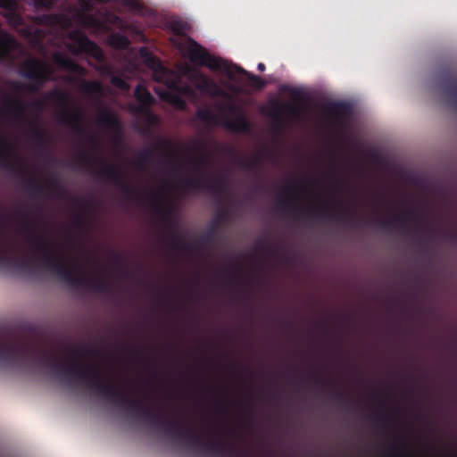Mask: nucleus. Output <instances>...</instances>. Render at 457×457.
I'll use <instances>...</instances> for the list:
<instances>
[{"mask_svg": "<svg viewBox=\"0 0 457 457\" xmlns=\"http://www.w3.org/2000/svg\"><path fill=\"white\" fill-rule=\"evenodd\" d=\"M13 213L26 239L27 254L20 258L3 251L5 237L0 229V266L35 278L47 274L57 275V239L49 240L43 233L33 231L35 219L29 207L19 206ZM7 219L5 212H0V226Z\"/></svg>", "mask_w": 457, "mask_h": 457, "instance_id": "f257e3e1", "label": "nucleus"}, {"mask_svg": "<svg viewBox=\"0 0 457 457\" xmlns=\"http://www.w3.org/2000/svg\"><path fill=\"white\" fill-rule=\"evenodd\" d=\"M69 372L72 379L85 385L116 406L135 415L146 416L150 413V407L144 401L131 397L122 393L120 389L105 383L101 369L96 363L79 361L71 367Z\"/></svg>", "mask_w": 457, "mask_h": 457, "instance_id": "f03ea898", "label": "nucleus"}, {"mask_svg": "<svg viewBox=\"0 0 457 457\" xmlns=\"http://www.w3.org/2000/svg\"><path fill=\"white\" fill-rule=\"evenodd\" d=\"M187 25L180 21H171L169 24L172 33L171 43L180 51L184 52L189 61L199 66H205L212 71H222L229 79H233V72L224 60L211 55L207 50L193 38L186 35Z\"/></svg>", "mask_w": 457, "mask_h": 457, "instance_id": "7ed1b4c3", "label": "nucleus"}, {"mask_svg": "<svg viewBox=\"0 0 457 457\" xmlns=\"http://www.w3.org/2000/svg\"><path fill=\"white\" fill-rule=\"evenodd\" d=\"M381 396L376 403L363 404L359 401H353L346 394L338 390H329L328 397L333 403L343 410H350L352 406L355 409L365 411L369 416L384 421L393 417L399 416L406 412V406L395 398H391L388 394H381L375 391L372 397Z\"/></svg>", "mask_w": 457, "mask_h": 457, "instance_id": "20e7f679", "label": "nucleus"}, {"mask_svg": "<svg viewBox=\"0 0 457 457\" xmlns=\"http://www.w3.org/2000/svg\"><path fill=\"white\" fill-rule=\"evenodd\" d=\"M75 166L89 173H96L99 178L113 183L128 200L132 201L138 196V192L129 184L119 165L107 163L87 150L82 149L77 153Z\"/></svg>", "mask_w": 457, "mask_h": 457, "instance_id": "39448f33", "label": "nucleus"}, {"mask_svg": "<svg viewBox=\"0 0 457 457\" xmlns=\"http://www.w3.org/2000/svg\"><path fill=\"white\" fill-rule=\"evenodd\" d=\"M204 143L194 141L193 145L187 150L194 154L189 162L198 176L186 177L180 179V187L184 190L205 189L214 195H219L226 190L224 178H213L204 175L209 163V156L204 153Z\"/></svg>", "mask_w": 457, "mask_h": 457, "instance_id": "423d86ee", "label": "nucleus"}, {"mask_svg": "<svg viewBox=\"0 0 457 457\" xmlns=\"http://www.w3.org/2000/svg\"><path fill=\"white\" fill-rule=\"evenodd\" d=\"M296 187L290 184L286 187L283 195L278 199V208L283 212H288L290 214L300 218H312L319 220L335 221L344 224L349 228H358L361 227V220H357L349 212L348 209L344 214H337L330 210L328 205L320 208H305L300 204L290 199L285 198L284 195H292L295 193Z\"/></svg>", "mask_w": 457, "mask_h": 457, "instance_id": "0eeeda50", "label": "nucleus"}, {"mask_svg": "<svg viewBox=\"0 0 457 457\" xmlns=\"http://www.w3.org/2000/svg\"><path fill=\"white\" fill-rule=\"evenodd\" d=\"M63 195V187L59 179V201ZM61 208L59 207V214ZM62 224L59 220V280L64 279L67 283L75 289L88 288L92 291L108 295L112 292V287L110 282L101 276H90L82 265H77L71 270H66L63 267V258L62 253L61 242Z\"/></svg>", "mask_w": 457, "mask_h": 457, "instance_id": "6e6552de", "label": "nucleus"}, {"mask_svg": "<svg viewBox=\"0 0 457 457\" xmlns=\"http://www.w3.org/2000/svg\"><path fill=\"white\" fill-rule=\"evenodd\" d=\"M228 110L236 114L234 120L227 117H219L213 111L208 108L197 109L195 116L206 125H221L232 133L249 134L252 131V125L246 116L232 104L228 105Z\"/></svg>", "mask_w": 457, "mask_h": 457, "instance_id": "1a4fd4ad", "label": "nucleus"}, {"mask_svg": "<svg viewBox=\"0 0 457 457\" xmlns=\"http://www.w3.org/2000/svg\"><path fill=\"white\" fill-rule=\"evenodd\" d=\"M19 73L29 81V84L23 85L14 82L12 87L18 91L25 88L29 92H37L50 78L48 64L37 57H29L22 62L20 65Z\"/></svg>", "mask_w": 457, "mask_h": 457, "instance_id": "9d476101", "label": "nucleus"}, {"mask_svg": "<svg viewBox=\"0 0 457 457\" xmlns=\"http://www.w3.org/2000/svg\"><path fill=\"white\" fill-rule=\"evenodd\" d=\"M70 42L67 44V49L74 55L82 54H88L98 61L104 60L102 49L93 41H91L83 31L79 29L71 30L69 33Z\"/></svg>", "mask_w": 457, "mask_h": 457, "instance_id": "9b49d317", "label": "nucleus"}, {"mask_svg": "<svg viewBox=\"0 0 457 457\" xmlns=\"http://www.w3.org/2000/svg\"><path fill=\"white\" fill-rule=\"evenodd\" d=\"M161 148H165L166 150L171 152L170 154H169L168 158L172 162V164L170 167V170L172 173H176L180 170L181 166L179 163V159L177 154L174 153L173 145L170 141L166 139H161L157 142V144L154 145V147H145L143 150H141L137 154V160L135 162V166L137 169H144L147 164L151 163L154 159V155L155 151H159Z\"/></svg>", "mask_w": 457, "mask_h": 457, "instance_id": "f8f14e48", "label": "nucleus"}, {"mask_svg": "<svg viewBox=\"0 0 457 457\" xmlns=\"http://www.w3.org/2000/svg\"><path fill=\"white\" fill-rule=\"evenodd\" d=\"M68 122L72 131L90 148L95 149L99 145V140L85 126V112L80 107L71 111L68 114Z\"/></svg>", "mask_w": 457, "mask_h": 457, "instance_id": "ddd939ff", "label": "nucleus"}, {"mask_svg": "<svg viewBox=\"0 0 457 457\" xmlns=\"http://www.w3.org/2000/svg\"><path fill=\"white\" fill-rule=\"evenodd\" d=\"M153 208L154 214L161 220L162 225L165 227V228L169 231H170L173 234V237L170 239V241L168 243V245L170 246V242L175 237H180L178 232V225L177 221L175 220V211L174 207L170 206H163L161 204V199L162 198V194L160 192H153Z\"/></svg>", "mask_w": 457, "mask_h": 457, "instance_id": "4468645a", "label": "nucleus"}, {"mask_svg": "<svg viewBox=\"0 0 457 457\" xmlns=\"http://www.w3.org/2000/svg\"><path fill=\"white\" fill-rule=\"evenodd\" d=\"M249 403L243 400H230L227 396L214 395L208 403V410L217 415H228L232 411L245 412L249 409Z\"/></svg>", "mask_w": 457, "mask_h": 457, "instance_id": "2eb2a0df", "label": "nucleus"}, {"mask_svg": "<svg viewBox=\"0 0 457 457\" xmlns=\"http://www.w3.org/2000/svg\"><path fill=\"white\" fill-rule=\"evenodd\" d=\"M217 227L213 224L208 228V230L201 236L199 240L195 243H187L181 237H175L170 244V248L179 252L191 253L201 250L204 245L212 244L215 239V234Z\"/></svg>", "mask_w": 457, "mask_h": 457, "instance_id": "dca6fc26", "label": "nucleus"}, {"mask_svg": "<svg viewBox=\"0 0 457 457\" xmlns=\"http://www.w3.org/2000/svg\"><path fill=\"white\" fill-rule=\"evenodd\" d=\"M271 106L272 110L268 115L280 127L285 124L284 117L291 120H301L303 116V108L298 104L273 101Z\"/></svg>", "mask_w": 457, "mask_h": 457, "instance_id": "f3484780", "label": "nucleus"}, {"mask_svg": "<svg viewBox=\"0 0 457 457\" xmlns=\"http://www.w3.org/2000/svg\"><path fill=\"white\" fill-rule=\"evenodd\" d=\"M187 78L195 88L210 96H223V89L208 76L199 71L188 70Z\"/></svg>", "mask_w": 457, "mask_h": 457, "instance_id": "a211bd4d", "label": "nucleus"}, {"mask_svg": "<svg viewBox=\"0 0 457 457\" xmlns=\"http://www.w3.org/2000/svg\"><path fill=\"white\" fill-rule=\"evenodd\" d=\"M418 220L419 219L417 214L412 211H408L392 218L376 220L374 222L379 228L384 230H393L397 228L400 232H404L407 228L408 221Z\"/></svg>", "mask_w": 457, "mask_h": 457, "instance_id": "6ab92c4d", "label": "nucleus"}, {"mask_svg": "<svg viewBox=\"0 0 457 457\" xmlns=\"http://www.w3.org/2000/svg\"><path fill=\"white\" fill-rule=\"evenodd\" d=\"M21 48L19 42L8 32L0 30V62H13L15 52Z\"/></svg>", "mask_w": 457, "mask_h": 457, "instance_id": "aec40b11", "label": "nucleus"}, {"mask_svg": "<svg viewBox=\"0 0 457 457\" xmlns=\"http://www.w3.org/2000/svg\"><path fill=\"white\" fill-rule=\"evenodd\" d=\"M72 354L79 360H104L114 356L104 351L98 344H79L73 347Z\"/></svg>", "mask_w": 457, "mask_h": 457, "instance_id": "412c9836", "label": "nucleus"}, {"mask_svg": "<svg viewBox=\"0 0 457 457\" xmlns=\"http://www.w3.org/2000/svg\"><path fill=\"white\" fill-rule=\"evenodd\" d=\"M324 112L334 119L336 124L341 125L352 112L351 104L347 102L337 101L326 104L323 106Z\"/></svg>", "mask_w": 457, "mask_h": 457, "instance_id": "4be33fe9", "label": "nucleus"}, {"mask_svg": "<svg viewBox=\"0 0 457 457\" xmlns=\"http://www.w3.org/2000/svg\"><path fill=\"white\" fill-rule=\"evenodd\" d=\"M66 22L65 15L59 9V30L63 28ZM59 50H61V32L59 31ZM66 69L71 72L78 75L84 76L86 75V69L81 65L78 64L72 60H69L65 58V56L59 51V70Z\"/></svg>", "mask_w": 457, "mask_h": 457, "instance_id": "5701e85b", "label": "nucleus"}, {"mask_svg": "<svg viewBox=\"0 0 457 457\" xmlns=\"http://www.w3.org/2000/svg\"><path fill=\"white\" fill-rule=\"evenodd\" d=\"M166 87L170 90L176 91L181 96L188 97H195V89L187 82H183L181 78L174 72L169 71V76L163 80Z\"/></svg>", "mask_w": 457, "mask_h": 457, "instance_id": "b1692460", "label": "nucleus"}, {"mask_svg": "<svg viewBox=\"0 0 457 457\" xmlns=\"http://www.w3.org/2000/svg\"><path fill=\"white\" fill-rule=\"evenodd\" d=\"M96 123L107 129L120 133L121 131V123L116 113L107 108H100Z\"/></svg>", "mask_w": 457, "mask_h": 457, "instance_id": "393cba45", "label": "nucleus"}, {"mask_svg": "<svg viewBox=\"0 0 457 457\" xmlns=\"http://www.w3.org/2000/svg\"><path fill=\"white\" fill-rule=\"evenodd\" d=\"M444 94L457 110V71H451L443 76Z\"/></svg>", "mask_w": 457, "mask_h": 457, "instance_id": "a878e982", "label": "nucleus"}, {"mask_svg": "<svg viewBox=\"0 0 457 457\" xmlns=\"http://www.w3.org/2000/svg\"><path fill=\"white\" fill-rule=\"evenodd\" d=\"M79 89L88 96L97 105H100V98L104 95V88L98 80H81Z\"/></svg>", "mask_w": 457, "mask_h": 457, "instance_id": "bb28decb", "label": "nucleus"}, {"mask_svg": "<svg viewBox=\"0 0 457 457\" xmlns=\"http://www.w3.org/2000/svg\"><path fill=\"white\" fill-rule=\"evenodd\" d=\"M20 174L26 178L25 190L31 198L37 199L45 195V186L35 179L29 177L26 170H21Z\"/></svg>", "mask_w": 457, "mask_h": 457, "instance_id": "cd10ccee", "label": "nucleus"}, {"mask_svg": "<svg viewBox=\"0 0 457 457\" xmlns=\"http://www.w3.org/2000/svg\"><path fill=\"white\" fill-rule=\"evenodd\" d=\"M155 92L162 100L172 104L176 109L180 111H184L186 109V101L182 98V96L176 91L167 88L156 90Z\"/></svg>", "mask_w": 457, "mask_h": 457, "instance_id": "c85d7f7f", "label": "nucleus"}, {"mask_svg": "<svg viewBox=\"0 0 457 457\" xmlns=\"http://www.w3.org/2000/svg\"><path fill=\"white\" fill-rule=\"evenodd\" d=\"M5 106L9 112H14L18 121H26L25 112L27 104L18 96L10 97L5 101Z\"/></svg>", "mask_w": 457, "mask_h": 457, "instance_id": "c756f323", "label": "nucleus"}, {"mask_svg": "<svg viewBox=\"0 0 457 457\" xmlns=\"http://www.w3.org/2000/svg\"><path fill=\"white\" fill-rule=\"evenodd\" d=\"M90 224L89 214L73 212L71 217V226L74 230L82 235L88 229Z\"/></svg>", "mask_w": 457, "mask_h": 457, "instance_id": "7c9ffc66", "label": "nucleus"}, {"mask_svg": "<svg viewBox=\"0 0 457 457\" xmlns=\"http://www.w3.org/2000/svg\"><path fill=\"white\" fill-rule=\"evenodd\" d=\"M71 204L74 212L79 213L90 214L93 209V202L91 197L76 196L71 199Z\"/></svg>", "mask_w": 457, "mask_h": 457, "instance_id": "2f4dec72", "label": "nucleus"}, {"mask_svg": "<svg viewBox=\"0 0 457 457\" xmlns=\"http://www.w3.org/2000/svg\"><path fill=\"white\" fill-rule=\"evenodd\" d=\"M135 97L141 104L140 111L143 108L152 105L154 102V96L151 93L142 85H137L135 88Z\"/></svg>", "mask_w": 457, "mask_h": 457, "instance_id": "473e14b6", "label": "nucleus"}, {"mask_svg": "<svg viewBox=\"0 0 457 457\" xmlns=\"http://www.w3.org/2000/svg\"><path fill=\"white\" fill-rule=\"evenodd\" d=\"M233 68L237 73L244 75L248 80L249 84L255 88L262 89L265 87V81L261 77L254 75L237 65H234Z\"/></svg>", "mask_w": 457, "mask_h": 457, "instance_id": "72a5a7b5", "label": "nucleus"}, {"mask_svg": "<svg viewBox=\"0 0 457 457\" xmlns=\"http://www.w3.org/2000/svg\"><path fill=\"white\" fill-rule=\"evenodd\" d=\"M121 4L134 13L144 16L147 12V8L139 0H121Z\"/></svg>", "mask_w": 457, "mask_h": 457, "instance_id": "f704fd0d", "label": "nucleus"}, {"mask_svg": "<svg viewBox=\"0 0 457 457\" xmlns=\"http://www.w3.org/2000/svg\"><path fill=\"white\" fill-rule=\"evenodd\" d=\"M109 41L110 45L117 49H126L130 44L129 38L120 33L111 35Z\"/></svg>", "mask_w": 457, "mask_h": 457, "instance_id": "c9c22d12", "label": "nucleus"}, {"mask_svg": "<svg viewBox=\"0 0 457 457\" xmlns=\"http://www.w3.org/2000/svg\"><path fill=\"white\" fill-rule=\"evenodd\" d=\"M13 153L12 145L0 134V162L6 163V154Z\"/></svg>", "mask_w": 457, "mask_h": 457, "instance_id": "e433bc0d", "label": "nucleus"}, {"mask_svg": "<svg viewBox=\"0 0 457 457\" xmlns=\"http://www.w3.org/2000/svg\"><path fill=\"white\" fill-rule=\"evenodd\" d=\"M145 117L147 125L139 129L138 133L141 134L142 136H148L151 132V127L157 124L158 118L156 115H154V113H152L151 112H148V111L145 112Z\"/></svg>", "mask_w": 457, "mask_h": 457, "instance_id": "4c0bfd02", "label": "nucleus"}, {"mask_svg": "<svg viewBox=\"0 0 457 457\" xmlns=\"http://www.w3.org/2000/svg\"><path fill=\"white\" fill-rule=\"evenodd\" d=\"M140 54L152 67H158L162 71L163 76L167 75L168 71H166L159 60H157L153 54H149L145 48H141Z\"/></svg>", "mask_w": 457, "mask_h": 457, "instance_id": "58836bf2", "label": "nucleus"}, {"mask_svg": "<svg viewBox=\"0 0 457 457\" xmlns=\"http://www.w3.org/2000/svg\"><path fill=\"white\" fill-rule=\"evenodd\" d=\"M15 0H0V7L9 11L12 15L14 22L17 24H21L22 21V18L15 13Z\"/></svg>", "mask_w": 457, "mask_h": 457, "instance_id": "ea45409f", "label": "nucleus"}, {"mask_svg": "<svg viewBox=\"0 0 457 457\" xmlns=\"http://www.w3.org/2000/svg\"><path fill=\"white\" fill-rule=\"evenodd\" d=\"M258 398L266 403L275 404L278 401V395L270 389L262 390L258 395Z\"/></svg>", "mask_w": 457, "mask_h": 457, "instance_id": "a19ab883", "label": "nucleus"}, {"mask_svg": "<svg viewBox=\"0 0 457 457\" xmlns=\"http://www.w3.org/2000/svg\"><path fill=\"white\" fill-rule=\"evenodd\" d=\"M230 217L228 209H222L212 220V224L218 228L219 224L225 222Z\"/></svg>", "mask_w": 457, "mask_h": 457, "instance_id": "79ce46f5", "label": "nucleus"}, {"mask_svg": "<svg viewBox=\"0 0 457 457\" xmlns=\"http://www.w3.org/2000/svg\"><path fill=\"white\" fill-rule=\"evenodd\" d=\"M30 137L35 143H40L43 141L42 130L34 123L30 122Z\"/></svg>", "mask_w": 457, "mask_h": 457, "instance_id": "37998d69", "label": "nucleus"}, {"mask_svg": "<svg viewBox=\"0 0 457 457\" xmlns=\"http://www.w3.org/2000/svg\"><path fill=\"white\" fill-rule=\"evenodd\" d=\"M110 81H111L112 85H113L114 87H118L120 90H129V86L127 83V81L120 76L113 75V76H112Z\"/></svg>", "mask_w": 457, "mask_h": 457, "instance_id": "c03bdc74", "label": "nucleus"}, {"mask_svg": "<svg viewBox=\"0 0 457 457\" xmlns=\"http://www.w3.org/2000/svg\"><path fill=\"white\" fill-rule=\"evenodd\" d=\"M260 164V157L258 155L253 156L252 159L241 162L240 165L248 170H253Z\"/></svg>", "mask_w": 457, "mask_h": 457, "instance_id": "a18cd8bd", "label": "nucleus"}, {"mask_svg": "<svg viewBox=\"0 0 457 457\" xmlns=\"http://www.w3.org/2000/svg\"><path fill=\"white\" fill-rule=\"evenodd\" d=\"M224 274L226 278L230 280V282L236 283L241 278L242 270L240 269H237L233 271L227 270Z\"/></svg>", "mask_w": 457, "mask_h": 457, "instance_id": "49530a36", "label": "nucleus"}, {"mask_svg": "<svg viewBox=\"0 0 457 457\" xmlns=\"http://www.w3.org/2000/svg\"><path fill=\"white\" fill-rule=\"evenodd\" d=\"M255 246L258 250L265 252L269 254L273 253V247L267 242L258 241L256 242Z\"/></svg>", "mask_w": 457, "mask_h": 457, "instance_id": "de8ad7c7", "label": "nucleus"}, {"mask_svg": "<svg viewBox=\"0 0 457 457\" xmlns=\"http://www.w3.org/2000/svg\"><path fill=\"white\" fill-rule=\"evenodd\" d=\"M164 428H196L195 427H165ZM198 428H252L251 427H199Z\"/></svg>", "mask_w": 457, "mask_h": 457, "instance_id": "09e8293b", "label": "nucleus"}, {"mask_svg": "<svg viewBox=\"0 0 457 457\" xmlns=\"http://www.w3.org/2000/svg\"><path fill=\"white\" fill-rule=\"evenodd\" d=\"M301 378L303 380L313 381V384L315 386H326V383L320 378H313L312 376L308 375L307 377L302 376Z\"/></svg>", "mask_w": 457, "mask_h": 457, "instance_id": "8fccbe9b", "label": "nucleus"}, {"mask_svg": "<svg viewBox=\"0 0 457 457\" xmlns=\"http://www.w3.org/2000/svg\"><path fill=\"white\" fill-rule=\"evenodd\" d=\"M59 125L62 121V112L61 111V105L63 104L64 101V92L63 90L59 87Z\"/></svg>", "mask_w": 457, "mask_h": 457, "instance_id": "3c124183", "label": "nucleus"}, {"mask_svg": "<svg viewBox=\"0 0 457 457\" xmlns=\"http://www.w3.org/2000/svg\"><path fill=\"white\" fill-rule=\"evenodd\" d=\"M37 7L49 8L53 5V0H32Z\"/></svg>", "mask_w": 457, "mask_h": 457, "instance_id": "603ef678", "label": "nucleus"}, {"mask_svg": "<svg viewBox=\"0 0 457 457\" xmlns=\"http://www.w3.org/2000/svg\"><path fill=\"white\" fill-rule=\"evenodd\" d=\"M442 238L451 241V242H457V233L455 232H450L445 231L441 234Z\"/></svg>", "mask_w": 457, "mask_h": 457, "instance_id": "864d4df0", "label": "nucleus"}, {"mask_svg": "<svg viewBox=\"0 0 457 457\" xmlns=\"http://www.w3.org/2000/svg\"><path fill=\"white\" fill-rule=\"evenodd\" d=\"M51 187L53 189V194H54V190L57 189V175L53 173L51 178Z\"/></svg>", "mask_w": 457, "mask_h": 457, "instance_id": "5fc2aeb1", "label": "nucleus"}, {"mask_svg": "<svg viewBox=\"0 0 457 457\" xmlns=\"http://www.w3.org/2000/svg\"><path fill=\"white\" fill-rule=\"evenodd\" d=\"M290 94L294 98H300L302 96V93L298 88H292Z\"/></svg>", "mask_w": 457, "mask_h": 457, "instance_id": "6e6d98bb", "label": "nucleus"}, {"mask_svg": "<svg viewBox=\"0 0 457 457\" xmlns=\"http://www.w3.org/2000/svg\"><path fill=\"white\" fill-rule=\"evenodd\" d=\"M50 96L53 101H57V86H54V87L51 89Z\"/></svg>", "mask_w": 457, "mask_h": 457, "instance_id": "4d7b16f0", "label": "nucleus"}, {"mask_svg": "<svg viewBox=\"0 0 457 457\" xmlns=\"http://www.w3.org/2000/svg\"><path fill=\"white\" fill-rule=\"evenodd\" d=\"M126 351L132 353L134 354H139V350L135 346H129L126 348Z\"/></svg>", "mask_w": 457, "mask_h": 457, "instance_id": "13d9d810", "label": "nucleus"}, {"mask_svg": "<svg viewBox=\"0 0 457 457\" xmlns=\"http://www.w3.org/2000/svg\"><path fill=\"white\" fill-rule=\"evenodd\" d=\"M48 18L50 19V21L53 25L57 24V14L56 13L51 14Z\"/></svg>", "mask_w": 457, "mask_h": 457, "instance_id": "bf43d9fd", "label": "nucleus"}, {"mask_svg": "<svg viewBox=\"0 0 457 457\" xmlns=\"http://www.w3.org/2000/svg\"><path fill=\"white\" fill-rule=\"evenodd\" d=\"M58 369H59V376L61 375V370H62V361H61V340L59 339V366H58Z\"/></svg>", "mask_w": 457, "mask_h": 457, "instance_id": "052dcab7", "label": "nucleus"}, {"mask_svg": "<svg viewBox=\"0 0 457 457\" xmlns=\"http://www.w3.org/2000/svg\"><path fill=\"white\" fill-rule=\"evenodd\" d=\"M379 428H415L414 427H380Z\"/></svg>", "mask_w": 457, "mask_h": 457, "instance_id": "680f3d73", "label": "nucleus"}, {"mask_svg": "<svg viewBox=\"0 0 457 457\" xmlns=\"http://www.w3.org/2000/svg\"><path fill=\"white\" fill-rule=\"evenodd\" d=\"M257 69H258V71H261V72L264 71H265V69H266L265 64H264V63H262V62L258 63V65H257Z\"/></svg>", "mask_w": 457, "mask_h": 457, "instance_id": "e2e57ef3", "label": "nucleus"}, {"mask_svg": "<svg viewBox=\"0 0 457 457\" xmlns=\"http://www.w3.org/2000/svg\"><path fill=\"white\" fill-rule=\"evenodd\" d=\"M341 186V181L339 179H337L334 183H333V187L336 188V189H338Z\"/></svg>", "mask_w": 457, "mask_h": 457, "instance_id": "0e129e2a", "label": "nucleus"}, {"mask_svg": "<svg viewBox=\"0 0 457 457\" xmlns=\"http://www.w3.org/2000/svg\"><path fill=\"white\" fill-rule=\"evenodd\" d=\"M52 59H53L54 63H57V52L56 51L53 52Z\"/></svg>", "mask_w": 457, "mask_h": 457, "instance_id": "69168bd1", "label": "nucleus"}, {"mask_svg": "<svg viewBox=\"0 0 457 457\" xmlns=\"http://www.w3.org/2000/svg\"><path fill=\"white\" fill-rule=\"evenodd\" d=\"M281 326L284 328H289L291 326V323L289 321H282Z\"/></svg>", "mask_w": 457, "mask_h": 457, "instance_id": "338daca9", "label": "nucleus"}, {"mask_svg": "<svg viewBox=\"0 0 457 457\" xmlns=\"http://www.w3.org/2000/svg\"><path fill=\"white\" fill-rule=\"evenodd\" d=\"M295 371L296 373H300V370H299L298 368H295Z\"/></svg>", "mask_w": 457, "mask_h": 457, "instance_id": "774afa93", "label": "nucleus"}]
</instances>
